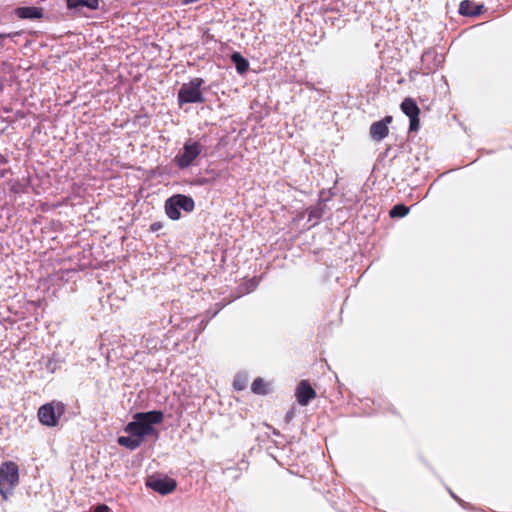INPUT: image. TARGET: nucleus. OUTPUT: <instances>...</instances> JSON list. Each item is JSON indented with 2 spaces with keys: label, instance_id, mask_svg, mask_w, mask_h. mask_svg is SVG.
<instances>
[{
  "label": "nucleus",
  "instance_id": "obj_1",
  "mask_svg": "<svg viewBox=\"0 0 512 512\" xmlns=\"http://www.w3.org/2000/svg\"><path fill=\"white\" fill-rule=\"evenodd\" d=\"M163 419L164 414L160 410L136 413L133 416V421L126 425L125 432L143 440L145 436L157 435L153 425L162 423Z\"/></svg>",
  "mask_w": 512,
  "mask_h": 512
},
{
  "label": "nucleus",
  "instance_id": "obj_2",
  "mask_svg": "<svg viewBox=\"0 0 512 512\" xmlns=\"http://www.w3.org/2000/svg\"><path fill=\"white\" fill-rule=\"evenodd\" d=\"M19 483V466L13 461H5L0 465V495L4 500L13 494Z\"/></svg>",
  "mask_w": 512,
  "mask_h": 512
},
{
  "label": "nucleus",
  "instance_id": "obj_3",
  "mask_svg": "<svg viewBox=\"0 0 512 512\" xmlns=\"http://www.w3.org/2000/svg\"><path fill=\"white\" fill-rule=\"evenodd\" d=\"M204 146L196 140L188 139L183 148L174 157V163L179 169L190 167L194 161L201 155Z\"/></svg>",
  "mask_w": 512,
  "mask_h": 512
},
{
  "label": "nucleus",
  "instance_id": "obj_4",
  "mask_svg": "<svg viewBox=\"0 0 512 512\" xmlns=\"http://www.w3.org/2000/svg\"><path fill=\"white\" fill-rule=\"evenodd\" d=\"M204 80L200 77L191 79L188 83H183L178 91L179 105L186 103H203L205 98L201 91Z\"/></svg>",
  "mask_w": 512,
  "mask_h": 512
},
{
  "label": "nucleus",
  "instance_id": "obj_5",
  "mask_svg": "<svg viewBox=\"0 0 512 512\" xmlns=\"http://www.w3.org/2000/svg\"><path fill=\"white\" fill-rule=\"evenodd\" d=\"M64 412L65 406L62 402L47 403L38 409V419L41 424L54 427Z\"/></svg>",
  "mask_w": 512,
  "mask_h": 512
},
{
  "label": "nucleus",
  "instance_id": "obj_6",
  "mask_svg": "<svg viewBox=\"0 0 512 512\" xmlns=\"http://www.w3.org/2000/svg\"><path fill=\"white\" fill-rule=\"evenodd\" d=\"M443 62L444 57L442 54L437 53L433 49H429L421 56L419 70L423 75H429L437 71Z\"/></svg>",
  "mask_w": 512,
  "mask_h": 512
},
{
  "label": "nucleus",
  "instance_id": "obj_7",
  "mask_svg": "<svg viewBox=\"0 0 512 512\" xmlns=\"http://www.w3.org/2000/svg\"><path fill=\"white\" fill-rule=\"evenodd\" d=\"M146 485L161 495H167L173 492L177 487L176 481L169 477H149L146 481Z\"/></svg>",
  "mask_w": 512,
  "mask_h": 512
},
{
  "label": "nucleus",
  "instance_id": "obj_8",
  "mask_svg": "<svg viewBox=\"0 0 512 512\" xmlns=\"http://www.w3.org/2000/svg\"><path fill=\"white\" fill-rule=\"evenodd\" d=\"M295 396L301 406H307L311 400L316 398L317 394L307 380H302L296 387Z\"/></svg>",
  "mask_w": 512,
  "mask_h": 512
},
{
  "label": "nucleus",
  "instance_id": "obj_9",
  "mask_svg": "<svg viewBox=\"0 0 512 512\" xmlns=\"http://www.w3.org/2000/svg\"><path fill=\"white\" fill-rule=\"evenodd\" d=\"M393 118L390 115L385 116L382 120L376 121L370 126V136L374 141L380 142L389 134L388 125Z\"/></svg>",
  "mask_w": 512,
  "mask_h": 512
},
{
  "label": "nucleus",
  "instance_id": "obj_10",
  "mask_svg": "<svg viewBox=\"0 0 512 512\" xmlns=\"http://www.w3.org/2000/svg\"><path fill=\"white\" fill-rule=\"evenodd\" d=\"M15 14L17 17L21 19H41L44 15L43 9L41 7L36 6H24V7H18L15 10Z\"/></svg>",
  "mask_w": 512,
  "mask_h": 512
},
{
  "label": "nucleus",
  "instance_id": "obj_11",
  "mask_svg": "<svg viewBox=\"0 0 512 512\" xmlns=\"http://www.w3.org/2000/svg\"><path fill=\"white\" fill-rule=\"evenodd\" d=\"M483 6L476 5L470 0H463L459 5V13L464 16H478L482 12Z\"/></svg>",
  "mask_w": 512,
  "mask_h": 512
},
{
  "label": "nucleus",
  "instance_id": "obj_12",
  "mask_svg": "<svg viewBox=\"0 0 512 512\" xmlns=\"http://www.w3.org/2000/svg\"><path fill=\"white\" fill-rule=\"evenodd\" d=\"M400 108L402 112L409 118L420 115V108L418 107L416 101L413 98H405L402 101Z\"/></svg>",
  "mask_w": 512,
  "mask_h": 512
},
{
  "label": "nucleus",
  "instance_id": "obj_13",
  "mask_svg": "<svg viewBox=\"0 0 512 512\" xmlns=\"http://www.w3.org/2000/svg\"><path fill=\"white\" fill-rule=\"evenodd\" d=\"M68 9H77L86 7L90 10H96L99 7V0H67Z\"/></svg>",
  "mask_w": 512,
  "mask_h": 512
},
{
  "label": "nucleus",
  "instance_id": "obj_14",
  "mask_svg": "<svg viewBox=\"0 0 512 512\" xmlns=\"http://www.w3.org/2000/svg\"><path fill=\"white\" fill-rule=\"evenodd\" d=\"M172 201L179 207V209H182L185 212H191L195 207L193 199L185 195H175L172 197Z\"/></svg>",
  "mask_w": 512,
  "mask_h": 512
},
{
  "label": "nucleus",
  "instance_id": "obj_15",
  "mask_svg": "<svg viewBox=\"0 0 512 512\" xmlns=\"http://www.w3.org/2000/svg\"><path fill=\"white\" fill-rule=\"evenodd\" d=\"M117 442L119 445H121L123 447H126L130 450H135L141 446L143 440L139 437L130 435V436H120L118 438Z\"/></svg>",
  "mask_w": 512,
  "mask_h": 512
},
{
  "label": "nucleus",
  "instance_id": "obj_16",
  "mask_svg": "<svg viewBox=\"0 0 512 512\" xmlns=\"http://www.w3.org/2000/svg\"><path fill=\"white\" fill-rule=\"evenodd\" d=\"M251 390L254 394L266 395L270 391V384L263 378L258 377L252 382Z\"/></svg>",
  "mask_w": 512,
  "mask_h": 512
},
{
  "label": "nucleus",
  "instance_id": "obj_17",
  "mask_svg": "<svg viewBox=\"0 0 512 512\" xmlns=\"http://www.w3.org/2000/svg\"><path fill=\"white\" fill-rule=\"evenodd\" d=\"M231 61L234 63L238 73L243 74L247 72L249 62L239 52H234L231 55Z\"/></svg>",
  "mask_w": 512,
  "mask_h": 512
},
{
  "label": "nucleus",
  "instance_id": "obj_18",
  "mask_svg": "<svg viewBox=\"0 0 512 512\" xmlns=\"http://www.w3.org/2000/svg\"><path fill=\"white\" fill-rule=\"evenodd\" d=\"M165 209L168 217L171 220H177L180 218V209L177 205H175V203H173L172 197L166 201Z\"/></svg>",
  "mask_w": 512,
  "mask_h": 512
},
{
  "label": "nucleus",
  "instance_id": "obj_19",
  "mask_svg": "<svg viewBox=\"0 0 512 512\" xmlns=\"http://www.w3.org/2000/svg\"><path fill=\"white\" fill-rule=\"evenodd\" d=\"M410 208L404 204L395 205L390 211L391 218L404 217L409 213Z\"/></svg>",
  "mask_w": 512,
  "mask_h": 512
},
{
  "label": "nucleus",
  "instance_id": "obj_20",
  "mask_svg": "<svg viewBox=\"0 0 512 512\" xmlns=\"http://www.w3.org/2000/svg\"><path fill=\"white\" fill-rule=\"evenodd\" d=\"M308 212V221H312L313 219H319L323 213L322 208L320 205L316 207H312L307 209Z\"/></svg>",
  "mask_w": 512,
  "mask_h": 512
},
{
  "label": "nucleus",
  "instance_id": "obj_21",
  "mask_svg": "<svg viewBox=\"0 0 512 512\" xmlns=\"http://www.w3.org/2000/svg\"><path fill=\"white\" fill-rule=\"evenodd\" d=\"M233 387L237 391H242L246 387V377L238 375L233 381Z\"/></svg>",
  "mask_w": 512,
  "mask_h": 512
},
{
  "label": "nucleus",
  "instance_id": "obj_22",
  "mask_svg": "<svg viewBox=\"0 0 512 512\" xmlns=\"http://www.w3.org/2000/svg\"><path fill=\"white\" fill-rule=\"evenodd\" d=\"M26 189V185L20 181H14L10 185V191L15 194L24 193Z\"/></svg>",
  "mask_w": 512,
  "mask_h": 512
},
{
  "label": "nucleus",
  "instance_id": "obj_23",
  "mask_svg": "<svg viewBox=\"0 0 512 512\" xmlns=\"http://www.w3.org/2000/svg\"><path fill=\"white\" fill-rule=\"evenodd\" d=\"M409 119H410L409 131H411V132L418 131L419 128H420V118H419V116H414V117H411Z\"/></svg>",
  "mask_w": 512,
  "mask_h": 512
},
{
  "label": "nucleus",
  "instance_id": "obj_24",
  "mask_svg": "<svg viewBox=\"0 0 512 512\" xmlns=\"http://www.w3.org/2000/svg\"><path fill=\"white\" fill-rule=\"evenodd\" d=\"M85 258H86V256H85V255H83V259H80V258H79V262L76 264V267H75V268L80 269V270H84V269H86L88 266H90V265H91L90 260H87V261H86V260H85Z\"/></svg>",
  "mask_w": 512,
  "mask_h": 512
},
{
  "label": "nucleus",
  "instance_id": "obj_25",
  "mask_svg": "<svg viewBox=\"0 0 512 512\" xmlns=\"http://www.w3.org/2000/svg\"><path fill=\"white\" fill-rule=\"evenodd\" d=\"M94 512H110V508L105 504H100L96 506Z\"/></svg>",
  "mask_w": 512,
  "mask_h": 512
},
{
  "label": "nucleus",
  "instance_id": "obj_26",
  "mask_svg": "<svg viewBox=\"0 0 512 512\" xmlns=\"http://www.w3.org/2000/svg\"><path fill=\"white\" fill-rule=\"evenodd\" d=\"M161 227H162V226H160V225H157V226H151V230H152V231H156V230H158V229H159V228H161Z\"/></svg>",
  "mask_w": 512,
  "mask_h": 512
}]
</instances>
